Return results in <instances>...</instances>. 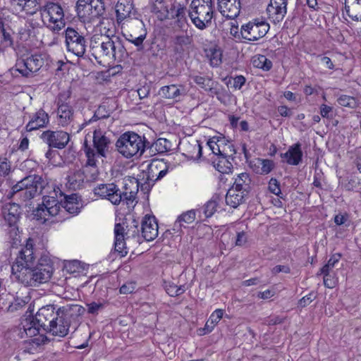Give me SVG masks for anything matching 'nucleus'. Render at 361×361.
<instances>
[{"label": "nucleus", "mask_w": 361, "mask_h": 361, "mask_svg": "<svg viewBox=\"0 0 361 361\" xmlns=\"http://www.w3.org/2000/svg\"><path fill=\"white\" fill-rule=\"evenodd\" d=\"M149 147V142L144 136L133 131L123 133L116 142L118 153L127 159L140 157Z\"/></svg>", "instance_id": "obj_5"}, {"label": "nucleus", "mask_w": 361, "mask_h": 361, "mask_svg": "<svg viewBox=\"0 0 361 361\" xmlns=\"http://www.w3.org/2000/svg\"><path fill=\"white\" fill-rule=\"evenodd\" d=\"M195 217L196 210L191 209L183 213L181 215L178 216V219L175 221L173 230L176 233H180L182 231V228L186 227L184 225V223L188 224H191L195 221Z\"/></svg>", "instance_id": "obj_32"}, {"label": "nucleus", "mask_w": 361, "mask_h": 361, "mask_svg": "<svg viewBox=\"0 0 361 361\" xmlns=\"http://www.w3.org/2000/svg\"><path fill=\"white\" fill-rule=\"evenodd\" d=\"M345 11L352 20H361V0H354L351 3L345 2Z\"/></svg>", "instance_id": "obj_38"}, {"label": "nucleus", "mask_w": 361, "mask_h": 361, "mask_svg": "<svg viewBox=\"0 0 361 361\" xmlns=\"http://www.w3.org/2000/svg\"><path fill=\"white\" fill-rule=\"evenodd\" d=\"M269 190L278 197H282L280 183L276 178H271L269 182Z\"/></svg>", "instance_id": "obj_56"}, {"label": "nucleus", "mask_w": 361, "mask_h": 361, "mask_svg": "<svg viewBox=\"0 0 361 361\" xmlns=\"http://www.w3.org/2000/svg\"><path fill=\"white\" fill-rule=\"evenodd\" d=\"M16 6L19 7L20 11H25L28 15H34L41 8L37 0H20V2H17Z\"/></svg>", "instance_id": "obj_41"}, {"label": "nucleus", "mask_w": 361, "mask_h": 361, "mask_svg": "<svg viewBox=\"0 0 361 361\" xmlns=\"http://www.w3.org/2000/svg\"><path fill=\"white\" fill-rule=\"evenodd\" d=\"M135 289V283L133 282H128L124 283L120 288V293L121 294H129L133 293Z\"/></svg>", "instance_id": "obj_60"}, {"label": "nucleus", "mask_w": 361, "mask_h": 361, "mask_svg": "<svg viewBox=\"0 0 361 361\" xmlns=\"http://www.w3.org/2000/svg\"><path fill=\"white\" fill-rule=\"evenodd\" d=\"M225 142V139L224 137H212L207 142V145L212 150V153L220 156V155H226L227 152L225 149V147L223 146Z\"/></svg>", "instance_id": "obj_39"}, {"label": "nucleus", "mask_w": 361, "mask_h": 361, "mask_svg": "<svg viewBox=\"0 0 361 361\" xmlns=\"http://www.w3.org/2000/svg\"><path fill=\"white\" fill-rule=\"evenodd\" d=\"M69 90L61 92L57 99V121L59 125L66 127L74 121V109L66 101L71 97Z\"/></svg>", "instance_id": "obj_11"}, {"label": "nucleus", "mask_w": 361, "mask_h": 361, "mask_svg": "<svg viewBox=\"0 0 361 361\" xmlns=\"http://www.w3.org/2000/svg\"><path fill=\"white\" fill-rule=\"evenodd\" d=\"M341 255L338 253L333 255L328 260L327 263L320 269L321 274L326 275L335 267L341 259Z\"/></svg>", "instance_id": "obj_52"}, {"label": "nucleus", "mask_w": 361, "mask_h": 361, "mask_svg": "<svg viewBox=\"0 0 361 361\" xmlns=\"http://www.w3.org/2000/svg\"><path fill=\"white\" fill-rule=\"evenodd\" d=\"M11 172V163L6 158L0 157V174L8 176Z\"/></svg>", "instance_id": "obj_54"}, {"label": "nucleus", "mask_w": 361, "mask_h": 361, "mask_svg": "<svg viewBox=\"0 0 361 361\" xmlns=\"http://www.w3.org/2000/svg\"><path fill=\"white\" fill-rule=\"evenodd\" d=\"M173 51L179 56L183 55L188 51L193 42L192 36L185 34L176 35L173 37Z\"/></svg>", "instance_id": "obj_25"}, {"label": "nucleus", "mask_w": 361, "mask_h": 361, "mask_svg": "<svg viewBox=\"0 0 361 361\" xmlns=\"http://www.w3.org/2000/svg\"><path fill=\"white\" fill-rule=\"evenodd\" d=\"M314 298V294L313 293H311L301 298L299 300L298 304L301 307H305L309 304H310V302H312Z\"/></svg>", "instance_id": "obj_61"}, {"label": "nucleus", "mask_w": 361, "mask_h": 361, "mask_svg": "<svg viewBox=\"0 0 361 361\" xmlns=\"http://www.w3.org/2000/svg\"><path fill=\"white\" fill-rule=\"evenodd\" d=\"M90 8H92V11L90 12L92 23L102 18L105 13L104 3L102 0H92Z\"/></svg>", "instance_id": "obj_44"}, {"label": "nucleus", "mask_w": 361, "mask_h": 361, "mask_svg": "<svg viewBox=\"0 0 361 361\" xmlns=\"http://www.w3.org/2000/svg\"><path fill=\"white\" fill-rule=\"evenodd\" d=\"M139 223L135 219H133L132 221V225L130 226L128 231L126 232L124 231V235L126 236V238H139L140 230L138 228Z\"/></svg>", "instance_id": "obj_53"}, {"label": "nucleus", "mask_w": 361, "mask_h": 361, "mask_svg": "<svg viewBox=\"0 0 361 361\" xmlns=\"http://www.w3.org/2000/svg\"><path fill=\"white\" fill-rule=\"evenodd\" d=\"M1 212L8 226L13 230L16 229V224L22 213L20 205L16 203H6L2 207Z\"/></svg>", "instance_id": "obj_18"}, {"label": "nucleus", "mask_w": 361, "mask_h": 361, "mask_svg": "<svg viewBox=\"0 0 361 361\" xmlns=\"http://www.w3.org/2000/svg\"><path fill=\"white\" fill-rule=\"evenodd\" d=\"M63 212H68L70 214H78L80 212L81 204L78 201L76 194L63 195V200H61Z\"/></svg>", "instance_id": "obj_27"}, {"label": "nucleus", "mask_w": 361, "mask_h": 361, "mask_svg": "<svg viewBox=\"0 0 361 361\" xmlns=\"http://www.w3.org/2000/svg\"><path fill=\"white\" fill-rule=\"evenodd\" d=\"M30 300L29 296L19 297L17 296L11 303L8 310L11 312L18 310L25 306Z\"/></svg>", "instance_id": "obj_51"}, {"label": "nucleus", "mask_w": 361, "mask_h": 361, "mask_svg": "<svg viewBox=\"0 0 361 361\" xmlns=\"http://www.w3.org/2000/svg\"><path fill=\"white\" fill-rule=\"evenodd\" d=\"M110 115H111V112L108 109V108L105 105H104V104L100 105L97 109V110L94 111V114L93 116L91 118H90L88 121H85L80 126L78 131L82 130L87 125H89V124H90V123H92L93 122H95V121H97L98 120H100V119H104V118H109L110 116Z\"/></svg>", "instance_id": "obj_36"}, {"label": "nucleus", "mask_w": 361, "mask_h": 361, "mask_svg": "<svg viewBox=\"0 0 361 361\" xmlns=\"http://www.w3.org/2000/svg\"><path fill=\"white\" fill-rule=\"evenodd\" d=\"M274 162L270 159H257L254 171L259 174H268L274 168Z\"/></svg>", "instance_id": "obj_42"}, {"label": "nucleus", "mask_w": 361, "mask_h": 361, "mask_svg": "<svg viewBox=\"0 0 361 361\" xmlns=\"http://www.w3.org/2000/svg\"><path fill=\"white\" fill-rule=\"evenodd\" d=\"M171 142L166 138H159L154 142H153L150 148L152 152H155L158 154H163L167 152L171 149Z\"/></svg>", "instance_id": "obj_43"}, {"label": "nucleus", "mask_w": 361, "mask_h": 361, "mask_svg": "<svg viewBox=\"0 0 361 361\" xmlns=\"http://www.w3.org/2000/svg\"><path fill=\"white\" fill-rule=\"evenodd\" d=\"M251 179L247 173H242L239 174L235 179V182L232 188L236 189L239 192H244L243 193L247 195L251 190Z\"/></svg>", "instance_id": "obj_33"}, {"label": "nucleus", "mask_w": 361, "mask_h": 361, "mask_svg": "<svg viewBox=\"0 0 361 361\" xmlns=\"http://www.w3.org/2000/svg\"><path fill=\"white\" fill-rule=\"evenodd\" d=\"M44 60L41 54H34L25 59H20L16 63V70L25 77L31 76L44 66Z\"/></svg>", "instance_id": "obj_13"}, {"label": "nucleus", "mask_w": 361, "mask_h": 361, "mask_svg": "<svg viewBox=\"0 0 361 361\" xmlns=\"http://www.w3.org/2000/svg\"><path fill=\"white\" fill-rule=\"evenodd\" d=\"M90 48L96 60L105 58L108 60L120 61L127 54L120 37L109 29L105 34L94 35Z\"/></svg>", "instance_id": "obj_2"}, {"label": "nucleus", "mask_w": 361, "mask_h": 361, "mask_svg": "<svg viewBox=\"0 0 361 361\" xmlns=\"http://www.w3.org/2000/svg\"><path fill=\"white\" fill-rule=\"evenodd\" d=\"M188 15L197 28L201 30L206 29L211 25L214 17L212 0H192Z\"/></svg>", "instance_id": "obj_7"}, {"label": "nucleus", "mask_w": 361, "mask_h": 361, "mask_svg": "<svg viewBox=\"0 0 361 361\" xmlns=\"http://www.w3.org/2000/svg\"><path fill=\"white\" fill-rule=\"evenodd\" d=\"M280 272L289 274L290 272V268L288 265H276L271 269V273L274 275H276Z\"/></svg>", "instance_id": "obj_62"}, {"label": "nucleus", "mask_w": 361, "mask_h": 361, "mask_svg": "<svg viewBox=\"0 0 361 361\" xmlns=\"http://www.w3.org/2000/svg\"><path fill=\"white\" fill-rule=\"evenodd\" d=\"M92 150L89 147L85 150L86 163L82 170L85 171L87 176L86 181H94L99 176V170L97 167V159H94Z\"/></svg>", "instance_id": "obj_21"}, {"label": "nucleus", "mask_w": 361, "mask_h": 361, "mask_svg": "<svg viewBox=\"0 0 361 361\" xmlns=\"http://www.w3.org/2000/svg\"><path fill=\"white\" fill-rule=\"evenodd\" d=\"M185 14V8L179 4L178 6L175 14L176 18V23L177 26L180 27L182 30H186L188 27V23Z\"/></svg>", "instance_id": "obj_45"}, {"label": "nucleus", "mask_w": 361, "mask_h": 361, "mask_svg": "<svg viewBox=\"0 0 361 361\" xmlns=\"http://www.w3.org/2000/svg\"><path fill=\"white\" fill-rule=\"evenodd\" d=\"M33 240L29 238L20 251L11 267L13 276L25 286H37L47 282L53 273L49 264H36L37 255L34 250Z\"/></svg>", "instance_id": "obj_1"}, {"label": "nucleus", "mask_w": 361, "mask_h": 361, "mask_svg": "<svg viewBox=\"0 0 361 361\" xmlns=\"http://www.w3.org/2000/svg\"><path fill=\"white\" fill-rule=\"evenodd\" d=\"M224 310L221 309H217L212 313L209 318V322L216 325L220 319L223 317Z\"/></svg>", "instance_id": "obj_58"}, {"label": "nucleus", "mask_w": 361, "mask_h": 361, "mask_svg": "<svg viewBox=\"0 0 361 361\" xmlns=\"http://www.w3.org/2000/svg\"><path fill=\"white\" fill-rule=\"evenodd\" d=\"M192 79L197 85L204 89L206 92H208L210 94H216V91L214 88V82L209 77L196 75H192Z\"/></svg>", "instance_id": "obj_40"}, {"label": "nucleus", "mask_w": 361, "mask_h": 361, "mask_svg": "<svg viewBox=\"0 0 361 361\" xmlns=\"http://www.w3.org/2000/svg\"><path fill=\"white\" fill-rule=\"evenodd\" d=\"M44 183L39 176H28L14 185L7 194V197L13 198L17 196L23 201L31 200L42 192Z\"/></svg>", "instance_id": "obj_6"}, {"label": "nucleus", "mask_w": 361, "mask_h": 361, "mask_svg": "<svg viewBox=\"0 0 361 361\" xmlns=\"http://www.w3.org/2000/svg\"><path fill=\"white\" fill-rule=\"evenodd\" d=\"M92 138L93 147L87 143V139L85 140L83 144L84 152L85 153L86 149L89 147L92 150L94 159H97L98 157L106 158L110 153L111 149L112 143L110 137L100 128H96L93 132Z\"/></svg>", "instance_id": "obj_9"}, {"label": "nucleus", "mask_w": 361, "mask_h": 361, "mask_svg": "<svg viewBox=\"0 0 361 361\" xmlns=\"http://www.w3.org/2000/svg\"><path fill=\"white\" fill-rule=\"evenodd\" d=\"M288 0H270L267 8L269 18L274 23L281 22L287 13Z\"/></svg>", "instance_id": "obj_17"}, {"label": "nucleus", "mask_w": 361, "mask_h": 361, "mask_svg": "<svg viewBox=\"0 0 361 361\" xmlns=\"http://www.w3.org/2000/svg\"><path fill=\"white\" fill-rule=\"evenodd\" d=\"M164 166V162L160 160H153L150 164L148 165L147 171L143 173L142 180H139V186L140 185L141 190L147 192L150 190L152 185L157 181V176L159 170Z\"/></svg>", "instance_id": "obj_15"}, {"label": "nucleus", "mask_w": 361, "mask_h": 361, "mask_svg": "<svg viewBox=\"0 0 361 361\" xmlns=\"http://www.w3.org/2000/svg\"><path fill=\"white\" fill-rule=\"evenodd\" d=\"M146 37V35H141L139 37H133L132 35H130L129 37L127 38L128 41L133 44L137 47V50H142L143 49V41Z\"/></svg>", "instance_id": "obj_57"}, {"label": "nucleus", "mask_w": 361, "mask_h": 361, "mask_svg": "<svg viewBox=\"0 0 361 361\" xmlns=\"http://www.w3.org/2000/svg\"><path fill=\"white\" fill-rule=\"evenodd\" d=\"M270 26L265 20L259 18L243 25L240 28L242 37L248 41H257L266 35Z\"/></svg>", "instance_id": "obj_10"}, {"label": "nucleus", "mask_w": 361, "mask_h": 361, "mask_svg": "<svg viewBox=\"0 0 361 361\" xmlns=\"http://www.w3.org/2000/svg\"><path fill=\"white\" fill-rule=\"evenodd\" d=\"M184 88L176 85H166L159 91V94L165 99L179 100L180 96L184 94Z\"/></svg>", "instance_id": "obj_29"}, {"label": "nucleus", "mask_w": 361, "mask_h": 361, "mask_svg": "<svg viewBox=\"0 0 361 361\" xmlns=\"http://www.w3.org/2000/svg\"><path fill=\"white\" fill-rule=\"evenodd\" d=\"M281 157L286 159V162L290 165H298L302 161V152L301 150V145L295 143L290 146L288 151L281 154Z\"/></svg>", "instance_id": "obj_28"}, {"label": "nucleus", "mask_w": 361, "mask_h": 361, "mask_svg": "<svg viewBox=\"0 0 361 361\" xmlns=\"http://www.w3.org/2000/svg\"><path fill=\"white\" fill-rule=\"evenodd\" d=\"M244 192H239L236 189L230 188L226 195V203L233 208H237L240 204L245 202V197L247 195Z\"/></svg>", "instance_id": "obj_31"}, {"label": "nucleus", "mask_w": 361, "mask_h": 361, "mask_svg": "<svg viewBox=\"0 0 361 361\" xmlns=\"http://www.w3.org/2000/svg\"><path fill=\"white\" fill-rule=\"evenodd\" d=\"M348 219H349V217L347 214H338L336 215L334 217V223L337 226H341V225L345 224V223L347 221H348V220H349Z\"/></svg>", "instance_id": "obj_64"}, {"label": "nucleus", "mask_w": 361, "mask_h": 361, "mask_svg": "<svg viewBox=\"0 0 361 361\" xmlns=\"http://www.w3.org/2000/svg\"><path fill=\"white\" fill-rule=\"evenodd\" d=\"M133 4L128 0H121L116 5V17L118 21L130 17L133 10Z\"/></svg>", "instance_id": "obj_35"}, {"label": "nucleus", "mask_w": 361, "mask_h": 361, "mask_svg": "<svg viewBox=\"0 0 361 361\" xmlns=\"http://www.w3.org/2000/svg\"><path fill=\"white\" fill-rule=\"evenodd\" d=\"M40 15L43 25L52 31L59 32L66 25L63 8L58 4L47 3L40 8Z\"/></svg>", "instance_id": "obj_8"}, {"label": "nucleus", "mask_w": 361, "mask_h": 361, "mask_svg": "<svg viewBox=\"0 0 361 361\" xmlns=\"http://www.w3.org/2000/svg\"><path fill=\"white\" fill-rule=\"evenodd\" d=\"M47 341L46 336L42 334H39L35 337L29 339L27 341L32 345H35L37 346H39L41 345L44 344Z\"/></svg>", "instance_id": "obj_59"}, {"label": "nucleus", "mask_w": 361, "mask_h": 361, "mask_svg": "<svg viewBox=\"0 0 361 361\" xmlns=\"http://www.w3.org/2000/svg\"><path fill=\"white\" fill-rule=\"evenodd\" d=\"M217 171L221 173H229L231 172L233 165L228 158L219 157V161L214 165Z\"/></svg>", "instance_id": "obj_49"}, {"label": "nucleus", "mask_w": 361, "mask_h": 361, "mask_svg": "<svg viewBox=\"0 0 361 361\" xmlns=\"http://www.w3.org/2000/svg\"><path fill=\"white\" fill-rule=\"evenodd\" d=\"M207 58L212 67H218L222 62V51L216 45L211 46L204 50Z\"/></svg>", "instance_id": "obj_34"}, {"label": "nucleus", "mask_w": 361, "mask_h": 361, "mask_svg": "<svg viewBox=\"0 0 361 361\" xmlns=\"http://www.w3.org/2000/svg\"><path fill=\"white\" fill-rule=\"evenodd\" d=\"M59 307L57 305H47L41 307L33 318L35 324L47 332L52 323L57 320Z\"/></svg>", "instance_id": "obj_14"}, {"label": "nucleus", "mask_w": 361, "mask_h": 361, "mask_svg": "<svg viewBox=\"0 0 361 361\" xmlns=\"http://www.w3.org/2000/svg\"><path fill=\"white\" fill-rule=\"evenodd\" d=\"M67 50L78 57H82L86 50V39L76 30L67 27L65 31Z\"/></svg>", "instance_id": "obj_12"}, {"label": "nucleus", "mask_w": 361, "mask_h": 361, "mask_svg": "<svg viewBox=\"0 0 361 361\" xmlns=\"http://www.w3.org/2000/svg\"><path fill=\"white\" fill-rule=\"evenodd\" d=\"M219 201V197L214 195L201 209L197 210L200 218H201V213L204 214L205 218L211 217L216 212Z\"/></svg>", "instance_id": "obj_37"}, {"label": "nucleus", "mask_w": 361, "mask_h": 361, "mask_svg": "<svg viewBox=\"0 0 361 361\" xmlns=\"http://www.w3.org/2000/svg\"><path fill=\"white\" fill-rule=\"evenodd\" d=\"M141 232L142 237L147 241L153 240L157 237L158 224L154 216H145L142 221Z\"/></svg>", "instance_id": "obj_20"}, {"label": "nucleus", "mask_w": 361, "mask_h": 361, "mask_svg": "<svg viewBox=\"0 0 361 361\" xmlns=\"http://www.w3.org/2000/svg\"><path fill=\"white\" fill-rule=\"evenodd\" d=\"M115 242L114 249L121 257L127 255L128 250L126 247L124 228L121 224H116L114 227Z\"/></svg>", "instance_id": "obj_26"}, {"label": "nucleus", "mask_w": 361, "mask_h": 361, "mask_svg": "<svg viewBox=\"0 0 361 361\" xmlns=\"http://www.w3.org/2000/svg\"><path fill=\"white\" fill-rule=\"evenodd\" d=\"M86 178L85 171L82 169L70 170L66 177V186L73 190H80L87 182Z\"/></svg>", "instance_id": "obj_23"}, {"label": "nucleus", "mask_w": 361, "mask_h": 361, "mask_svg": "<svg viewBox=\"0 0 361 361\" xmlns=\"http://www.w3.org/2000/svg\"><path fill=\"white\" fill-rule=\"evenodd\" d=\"M45 209L46 207L44 208V206L39 204L35 209L33 210V215L35 218L37 220L46 221L47 220V217L51 216Z\"/></svg>", "instance_id": "obj_55"}, {"label": "nucleus", "mask_w": 361, "mask_h": 361, "mask_svg": "<svg viewBox=\"0 0 361 361\" xmlns=\"http://www.w3.org/2000/svg\"><path fill=\"white\" fill-rule=\"evenodd\" d=\"M219 10L228 19H234L240 11V0H219Z\"/></svg>", "instance_id": "obj_19"}, {"label": "nucleus", "mask_w": 361, "mask_h": 361, "mask_svg": "<svg viewBox=\"0 0 361 361\" xmlns=\"http://www.w3.org/2000/svg\"><path fill=\"white\" fill-rule=\"evenodd\" d=\"M54 192L56 196L55 197H44L43 200V202L41 204L44 206L45 209H47V212L51 216H56L58 214H61L63 213V209H61V202L59 201L58 197V192L59 193L60 197L63 196V193L61 192L59 188L57 189H54Z\"/></svg>", "instance_id": "obj_22"}, {"label": "nucleus", "mask_w": 361, "mask_h": 361, "mask_svg": "<svg viewBox=\"0 0 361 361\" xmlns=\"http://www.w3.org/2000/svg\"><path fill=\"white\" fill-rule=\"evenodd\" d=\"M252 64L255 67L264 71H269L272 67V62L264 55H257L253 57Z\"/></svg>", "instance_id": "obj_48"}, {"label": "nucleus", "mask_w": 361, "mask_h": 361, "mask_svg": "<svg viewBox=\"0 0 361 361\" xmlns=\"http://www.w3.org/2000/svg\"><path fill=\"white\" fill-rule=\"evenodd\" d=\"M85 309L77 304H68L58 309L57 320L53 322L47 332L53 336L65 337L70 328L76 330L78 318L83 314Z\"/></svg>", "instance_id": "obj_3"}, {"label": "nucleus", "mask_w": 361, "mask_h": 361, "mask_svg": "<svg viewBox=\"0 0 361 361\" xmlns=\"http://www.w3.org/2000/svg\"><path fill=\"white\" fill-rule=\"evenodd\" d=\"M163 286L167 294L171 297L178 296L185 291L184 286H178L173 282L164 281Z\"/></svg>", "instance_id": "obj_47"}, {"label": "nucleus", "mask_w": 361, "mask_h": 361, "mask_svg": "<svg viewBox=\"0 0 361 361\" xmlns=\"http://www.w3.org/2000/svg\"><path fill=\"white\" fill-rule=\"evenodd\" d=\"M337 102L339 105L350 109L356 108L358 104L357 100L355 97L345 94L341 95L338 98Z\"/></svg>", "instance_id": "obj_50"}, {"label": "nucleus", "mask_w": 361, "mask_h": 361, "mask_svg": "<svg viewBox=\"0 0 361 361\" xmlns=\"http://www.w3.org/2000/svg\"><path fill=\"white\" fill-rule=\"evenodd\" d=\"M40 137L50 148L63 149L69 141L68 133L63 130H46L42 133Z\"/></svg>", "instance_id": "obj_16"}, {"label": "nucleus", "mask_w": 361, "mask_h": 361, "mask_svg": "<svg viewBox=\"0 0 361 361\" xmlns=\"http://www.w3.org/2000/svg\"><path fill=\"white\" fill-rule=\"evenodd\" d=\"M41 329V326L35 324L34 319L32 320L26 319L23 323V328L20 329L19 335L22 338H28L31 339L40 333Z\"/></svg>", "instance_id": "obj_30"}, {"label": "nucleus", "mask_w": 361, "mask_h": 361, "mask_svg": "<svg viewBox=\"0 0 361 361\" xmlns=\"http://www.w3.org/2000/svg\"><path fill=\"white\" fill-rule=\"evenodd\" d=\"M188 149L183 153L185 157L190 159L197 160L202 156V147L199 142L196 140L193 145L188 144Z\"/></svg>", "instance_id": "obj_46"}, {"label": "nucleus", "mask_w": 361, "mask_h": 361, "mask_svg": "<svg viewBox=\"0 0 361 361\" xmlns=\"http://www.w3.org/2000/svg\"><path fill=\"white\" fill-rule=\"evenodd\" d=\"M138 189V180L133 178L125 183V191L122 193L114 183L100 184L94 188V192L97 196L108 199L114 204H118L122 200H126L129 204L135 200Z\"/></svg>", "instance_id": "obj_4"}, {"label": "nucleus", "mask_w": 361, "mask_h": 361, "mask_svg": "<svg viewBox=\"0 0 361 361\" xmlns=\"http://www.w3.org/2000/svg\"><path fill=\"white\" fill-rule=\"evenodd\" d=\"M49 122V116L43 109H39L30 116V121L25 126L28 132L44 128Z\"/></svg>", "instance_id": "obj_24"}, {"label": "nucleus", "mask_w": 361, "mask_h": 361, "mask_svg": "<svg viewBox=\"0 0 361 361\" xmlns=\"http://www.w3.org/2000/svg\"><path fill=\"white\" fill-rule=\"evenodd\" d=\"M324 284L328 288H333L336 284V281L328 273L324 275Z\"/></svg>", "instance_id": "obj_63"}]
</instances>
